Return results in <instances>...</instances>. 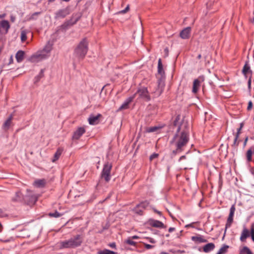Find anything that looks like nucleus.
<instances>
[{
    "label": "nucleus",
    "instance_id": "1",
    "mask_svg": "<svg viewBox=\"0 0 254 254\" xmlns=\"http://www.w3.org/2000/svg\"><path fill=\"white\" fill-rule=\"evenodd\" d=\"M189 123L183 120L179 125L176 133L170 141L172 153L174 155L180 153L184 150L189 141Z\"/></svg>",
    "mask_w": 254,
    "mask_h": 254
},
{
    "label": "nucleus",
    "instance_id": "2",
    "mask_svg": "<svg viewBox=\"0 0 254 254\" xmlns=\"http://www.w3.org/2000/svg\"><path fill=\"white\" fill-rule=\"evenodd\" d=\"M52 50V44L48 43L42 50L38 51L33 54L29 59L31 63H37L44 59L48 58Z\"/></svg>",
    "mask_w": 254,
    "mask_h": 254
},
{
    "label": "nucleus",
    "instance_id": "3",
    "mask_svg": "<svg viewBox=\"0 0 254 254\" xmlns=\"http://www.w3.org/2000/svg\"><path fill=\"white\" fill-rule=\"evenodd\" d=\"M83 237L77 235L70 239L59 243L61 249H74L80 246L83 242Z\"/></svg>",
    "mask_w": 254,
    "mask_h": 254
},
{
    "label": "nucleus",
    "instance_id": "4",
    "mask_svg": "<svg viewBox=\"0 0 254 254\" xmlns=\"http://www.w3.org/2000/svg\"><path fill=\"white\" fill-rule=\"evenodd\" d=\"M88 42L86 38L82 39L74 50V56L79 59H83L88 50Z\"/></svg>",
    "mask_w": 254,
    "mask_h": 254
},
{
    "label": "nucleus",
    "instance_id": "5",
    "mask_svg": "<svg viewBox=\"0 0 254 254\" xmlns=\"http://www.w3.org/2000/svg\"><path fill=\"white\" fill-rule=\"evenodd\" d=\"M112 168V164L109 162H106L103 166L101 173V177L106 182H108L111 179V171Z\"/></svg>",
    "mask_w": 254,
    "mask_h": 254
},
{
    "label": "nucleus",
    "instance_id": "6",
    "mask_svg": "<svg viewBox=\"0 0 254 254\" xmlns=\"http://www.w3.org/2000/svg\"><path fill=\"white\" fill-rule=\"evenodd\" d=\"M158 74L160 76V79L158 81V87L162 90L165 86L164 81L163 79V76L164 75L165 72L163 68V65L162 64L161 60L159 59L158 60Z\"/></svg>",
    "mask_w": 254,
    "mask_h": 254
},
{
    "label": "nucleus",
    "instance_id": "7",
    "mask_svg": "<svg viewBox=\"0 0 254 254\" xmlns=\"http://www.w3.org/2000/svg\"><path fill=\"white\" fill-rule=\"evenodd\" d=\"M136 95L138 96L139 98L145 101H149L151 99L149 93L146 87H141L139 88L136 93L133 95L135 96Z\"/></svg>",
    "mask_w": 254,
    "mask_h": 254
},
{
    "label": "nucleus",
    "instance_id": "8",
    "mask_svg": "<svg viewBox=\"0 0 254 254\" xmlns=\"http://www.w3.org/2000/svg\"><path fill=\"white\" fill-rule=\"evenodd\" d=\"M204 80V78L203 76H199L194 80L192 90L193 93H196L198 91L200 83L203 82Z\"/></svg>",
    "mask_w": 254,
    "mask_h": 254
},
{
    "label": "nucleus",
    "instance_id": "9",
    "mask_svg": "<svg viewBox=\"0 0 254 254\" xmlns=\"http://www.w3.org/2000/svg\"><path fill=\"white\" fill-rule=\"evenodd\" d=\"M85 132V129L84 127H79L74 132L72 138L73 139H78Z\"/></svg>",
    "mask_w": 254,
    "mask_h": 254
},
{
    "label": "nucleus",
    "instance_id": "10",
    "mask_svg": "<svg viewBox=\"0 0 254 254\" xmlns=\"http://www.w3.org/2000/svg\"><path fill=\"white\" fill-rule=\"evenodd\" d=\"M149 223L150 226L153 227L158 228H166V226L164 225V224L162 222L158 220L150 219L149 221Z\"/></svg>",
    "mask_w": 254,
    "mask_h": 254
},
{
    "label": "nucleus",
    "instance_id": "11",
    "mask_svg": "<svg viewBox=\"0 0 254 254\" xmlns=\"http://www.w3.org/2000/svg\"><path fill=\"white\" fill-rule=\"evenodd\" d=\"M134 98V95L126 99L125 102L121 106L118 110V111H121L123 110L127 109L128 108L129 104L132 102Z\"/></svg>",
    "mask_w": 254,
    "mask_h": 254
},
{
    "label": "nucleus",
    "instance_id": "12",
    "mask_svg": "<svg viewBox=\"0 0 254 254\" xmlns=\"http://www.w3.org/2000/svg\"><path fill=\"white\" fill-rule=\"evenodd\" d=\"M69 14L68 10L67 8L60 9L56 13V18H63Z\"/></svg>",
    "mask_w": 254,
    "mask_h": 254
},
{
    "label": "nucleus",
    "instance_id": "13",
    "mask_svg": "<svg viewBox=\"0 0 254 254\" xmlns=\"http://www.w3.org/2000/svg\"><path fill=\"white\" fill-rule=\"evenodd\" d=\"M250 235V234L249 230L246 227H244L240 236V241L242 242H245L247 238L249 237Z\"/></svg>",
    "mask_w": 254,
    "mask_h": 254
},
{
    "label": "nucleus",
    "instance_id": "14",
    "mask_svg": "<svg viewBox=\"0 0 254 254\" xmlns=\"http://www.w3.org/2000/svg\"><path fill=\"white\" fill-rule=\"evenodd\" d=\"M101 117V115L99 114L97 116H91L89 119L88 121L90 125H94L99 123V118Z\"/></svg>",
    "mask_w": 254,
    "mask_h": 254
},
{
    "label": "nucleus",
    "instance_id": "15",
    "mask_svg": "<svg viewBox=\"0 0 254 254\" xmlns=\"http://www.w3.org/2000/svg\"><path fill=\"white\" fill-rule=\"evenodd\" d=\"M191 28L189 27L183 30L180 33V37L182 39H188L190 37Z\"/></svg>",
    "mask_w": 254,
    "mask_h": 254
},
{
    "label": "nucleus",
    "instance_id": "16",
    "mask_svg": "<svg viewBox=\"0 0 254 254\" xmlns=\"http://www.w3.org/2000/svg\"><path fill=\"white\" fill-rule=\"evenodd\" d=\"M0 26L5 30L6 33H7L10 28V25L8 21L5 20H3L0 22Z\"/></svg>",
    "mask_w": 254,
    "mask_h": 254
},
{
    "label": "nucleus",
    "instance_id": "17",
    "mask_svg": "<svg viewBox=\"0 0 254 254\" xmlns=\"http://www.w3.org/2000/svg\"><path fill=\"white\" fill-rule=\"evenodd\" d=\"M25 53L24 51H18L15 55V58L18 63H21L24 59Z\"/></svg>",
    "mask_w": 254,
    "mask_h": 254
},
{
    "label": "nucleus",
    "instance_id": "18",
    "mask_svg": "<svg viewBox=\"0 0 254 254\" xmlns=\"http://www.w3.org/2000/svg\"><path fill=\"white\" fill-rule=\"evenodd\" d=\"M12 119H13V115H11L9 116V117L4 122V123L3 125V128L4 130H6L9 128V127H10V126L12 123Z\"/></svg>",
    "mask_w": 254,
    "mask_h": 254
},
{
    "label": "nucleus",
    "instance_id": "19",
    "mask_svg": "<svg viewBox=\"0 0 254 254\" xmlns=\"http://www.w3.org/2000/svg\"><path fill=\"white\" fill-rule=\"evenodd\" d=\"M215 248V245L213 243H210L205 245L203 248V251L205 253H208L212 251Z\"/></svg>",
    "mask_w": 254,
    "mask_h": 254
},
{
    "label": "nucleus",
    "instance_id": "20",
    "mask_svg": "<svg viewBox=\"0 0 254 254\" xmlns=\"http://www.w3.org/2000/svg\"><path fill=\"white\" fill-rule=\"evenodd\" d=\"M23 199V196L20 192H16L15 196L12 198V200L14 202L21 201Z\"/></svg>",
    "mask_w": 254,
    "mask_h": 254
},
{
    "label": "nucleus",
    "instance_id": "21",
    "mask_svg": "<svg viewBox=\"0 0 254 254\" xmlns=\"http://www.w3.org/2000/svg\"><path fill=\"white\" fill-rule=\"evenodd\" d=\"M64 149L63 148H59L57 151L56 152L55 155H54V159L52 160V162H55V161H56L57 160H58L59 159V158H60V156L61 155Z\"/></svg>",
    "mask_w": 254,
    "mask_h": 254
},
{
    "label": "nucleus",
    "instance_id": "22",
    "mask_svg": "<svg viewBox=\"0 0 254 254\" xmlns=\"http://www.w3.org/2000/svg\"><path fill=\"white\" fill-rule=\"evenodd\" d=\"M242 72L246 77H247V74L249 73H250L251 75L252 74V71L251 70L250 67L248 63H246L244 66Z\"/></svg>",
    "mask_w": 254,
    "mask_h": 254
},
{
    "label": "nucleus",
    "instance_id": "23",
    "mask_svg": "<svg viewBox=\"0 0 254 254\" xmlns=\"http://www.w3.org/2000/svg\"><path fill=\"white\" fill-rule=\"evenodd\" d=\"M46 184V181L44 179L37 180L34 182V185L37 187H43Z\"/></svg>",
    "mask_w": 254,
    "mask_h": 254
},
{
    "label": "nucleus",
    "instance_id": "24",
    "mask_svg": "<svg viewBox=\"0 0 254 254\" xmlns=\"http://www.w3.org/2000/svg\"><path fill=\"white\" fill-rule=\"evenodd\" d=\"M191 239L194 241L198 242L199 243H205L207 241L206 240L203 239L201 236H193L192 237Z\"/></svg>",
    "mask_w": 254,
    "mask_h": 254
},
{
    "label": "nucleus",
    "instance_id": "25",
    "mask_svg": "<svg viewBox=\"0 0 254 254\" xmlns=\"http://www.w3.org/2000/svg\"><path fill=\"white\" fill-rule=\"evenodd\" d=\"M252 154H253V151L252 149V148L249 149L246 152V158L247 161L250 162L252 161Z\"/></svg>",
    "mask_w": 254,
    "mask_h": 254
},
{
    "label": "nucleus",
    "instance_id": "26",
    "mask_svg": "<svg viewBox=\"0 0 254 254\" xmlns=\"http://www.w3.org/2000/svg\"><path fill=\"white\" fill-rule=\"evenodd\" d=\"M240 253L241 254H253L250 249L246 246H245L243 248V249L240 251Z\"/></svg>",
    "mask_w": 254,
    "mask_h": 254
},
{
    "label": "nucleus",
    "instance_id": "27",
    "mask_svg": "<svg viewBox=\"0 0 254 254\" xmlns=\"http://www.w3.org/2000/svg\"><path fill=\"white\" fill-rule=\"evenodd\" d=\"M229 248V246L227 245L223 246L220 249L217 254H225Z\"/></svg>",
    "mask_w": 254,
    "mask_h": 254
},
{
    "label": "nucleus",
    "instance_id": "28",
    "mask_svg": "<svg viewBox=\"0 0 254 254\" xmlns=\"http://www.w3.org/2000/svg\"><path fill=\"white\" fill-rule=\"evenodd\" d=\"M20 38L22 42H24L26 41L27 39V32L25 30L21 31Z\"/></svg>",
    "mask_w": 254,
    "mask_h": 254
},
{
    "label": "nucleus",
    "instance_id": "29",
    "mask_svg": "<svg viewBox=\"0 0 254 254\" xmlns=\"http://www.w3.org/2000/svg\"><path fill=\"white\" fill-rule=\"evenodd\" d=\"M149 205V202L148 201H143L138 204V207H140L142 209H145Z\"/></svg>",
    "mask_w": 254,
    "mask_h": 254
},
{
    "label": "nucleus",
    "instance_id": "30",
    "mask_svg": "<svg viewBox=\"0 0 254 254\" xmlns=\"http://www.w3.org/2000/svg\"><path fill=\"white\" fill-rule=\"evenodd\" d=\"M160 127H149L147 128V132H152L157 131L158 129H159Z\"/></svg>",
    "mask_w": 254,
    "mask_h": 254
},
{
    "label": "nucleus",
    "instance_id": "31",
    "mask_svg": "<svg viewBox=\"0 0 254 254\" xmlns=\"http://www.w3.org/2000/svg\"><path fill=\"white\" fill-rule=\"evenodd\" d=\"M99 254H116L115 252L113 251H111L109 250H104L103 251H101L98 252Z\"/></svg>",
    "mask_w": 254,
    "mask_h": 254
},
{
    "label": "nucleus",
    "instance_id": "32",
    "mask_svg": "<svg viewBox=\"0 0 254 254\" xmlns=\"http://www.w3.org/2000/svg\"><path fill=\"white\" fill-rule=\"evenodd\" d=\"M235 211V207L234 205H233L230 208V213L229 215V217H231L233 218L234 213Z\"/></svg>",
    "mask_w": 254,
    "mask_h": 254
},
{
    "label": "nucleus",
    "instance_id": "33",
    "mask_svg": "<svg viewBox=\"0 0 254 254\" xmlns=\"http://www.w3.org/2000/svg\"><path fill=\"white\" fill-rule=\"evenodd\" d=\"M49 216L50 217L58 218L62 216V214L59 213L58 211H56L53 213H49Z\"/></svg>",
    "mask_w": 254,
    "mask_h": 254
},
{
    "label": "nucleus",
    "instance_id": "34",
    "mask_svg": "<svg viewBox=\"0 0 254 254\" xmlns=\"http://www.w3.org/2000/svg\"><path fill=\"white\" fill-rule=\"evenodd\" d=\"M75 23H72L71 21H66L65 22H64L62 25V27L63 28H67L68 26H70L71 25H72L73 24H74Z\"/></svg>",
    "mask_w": 254,
    "mask_h": 254
},
{
    "label": "nucleus",
    "instance_id": "35",
    "mask_svg": "<svg viewBox=\"0 0 254 254\" xmlns=\"http://www.w3.org/2000/svg\"><path fill=\"white\" fill-rule=\"evenodd\" d=\"M233 218H231V217H228L227 221V223L226 224L225 229H227L228 228L230 227V226H231L232 223L233 222Z\"/></svg>",
    "mask_w": 254,
    "mask_h": 254
},
{
    "label": "nucleus",
    "instance_id": "36",
    "mask_svg": "<svg viewBox=\"0 0 254 254\" xmlns=\"http://www.w3.org/2000/svg\"><path fill=\"white\" fill-rule=\"evenodd\" d=\"M134 212L139 215H141L142 214L143 209L140 207H138V205H137L134 209Z\"/></svg>",
    "mask_w": 254,
    "mask_h": 254
},
{
    "label": "nucleus",
    "instance_id": "37",
    "mask_svg": "<svg viewBox=\"0 0 254 254\" xmlns=\"http://www.w3.org/2000/svg\"><path fill=\"white\" fill-rule=\"evenodd\" d=\"M126 243L131 246H135L136 243L132 241L131 238H128L126 241Z\"/></svg>",
    "mask_w": 254,
    "mask_h": 254
},
{
    "label": "nucleus",
    "instance_id": "38",
    "mask_svg": "<svg viewBox=\"0 0 254 254\" xmlns=\"http://www.w3.org/2000/svg\"><path fill=\"white\" fill-rule=\"evenodd\" d=\"M129 5H127V6L126 7V8L124 10H121V11H119L118 13H121V14H125V13H127L129 10Z\"/></svg>",
    "mask_w": 254,
    "mask_h": 254
},
{
    "label": "nucleus",
    "instance_id": "39",
    "mask_svg": "<svg viewBox=\"0 0 254 254\" xmlns=\"http://www.w3.org/2000/svg\"><path fill=\"white\" fill-rule=\"evenodd\" d=\"M129 5H127V6L126 7V8L124 10H121V11H119L118 13H121V14H125V13H127L129 10Z\"/></svg>",
    "mask_w": 254,
    "mask_h": 254
},
{
    "label": "nucleus",
    "instance_id": "40",
    "mask_svg": "<svg viewBox=\"0 0 254 254\" xmlns=\"http://www.w3.org/2000/svg\"><path fill=\"white\" fill-rule=\"evenodd\" d=\"M252 107H253V103L251 101H250L249 102V103H248V108H247L248 110H251L252 108Z\"/></svg>",
    "mask_w": 254,
    "mask_h": 254
},
{
    "label": "nucleus",
    "instance_id": "41",
    "mask_svg": "<svg viewBox=\"0 0 254 254\" xmlns=\"http://www.w3.org/2000/svg\"><path fill=\"white\" fill-rule=\"evenodd\" d=\"M158 154L154 153L150 156V160H152L153 159L157 158L158 157Z\"/></svg>",
    "mask_w": 254,
    "mask_h": 254
},
{
    "label": "nucleus",
    "instance_id": "42",
    "mask_svg": "<svg viewBox=\"0 0 254 254\" xmlns=\"http://www.w3.org/2000/svg\"><path fill=\"white\" fill-rule=\"evenodd\" d=\"M144 247L147 249H151L154 247V246L152 245H150L149 244H144Z\"/></svg>",
    "mask_w": 254,
    "mask_h": 254
},
{
    "label": "nucleus",
    "instance_id": "43",
    "mask_svg": "<svg viewBox=\"0 0 254 254\" xmlns=\"http://www.w3.org/2000/svg\"><path fill=\"white\" fill-rule=\"evenodd\" d=\"M148 239L149 240V242H150L151 243L154 244L156 242L155 240L153 238H148Z\"/></svg>",
    "mask_w": 254,
    "mask_h": 254
},
{
    "label": "nucleus",
    "instance_id": "44",
    "mask_svg": "<svg viewBox=\"0 0 254 254\" xmlns=\"http://www.w3.org/2000/svg\"><path fill=\"white\" fill-rule=\"evenodd\" d=\"M43 73H44V69H41L38 77L39 78L42 77L44 75Z\"/></svg>",
    "mask_w": 254,
    "mask_h": 254
},
{
    "label": "nucleus",
    "instance_id": "45",
    "mask_svg": "<svg viewBox=\"0 0 254 254\" xmlns=\"http://www.w3.org/2000/svg\"><path fill=\"white\" fill-rule=\"evenodd\" d=\"M15 20V17L14 15H11L10 16V20L11 22H14Z\"/></svg>",
    "mask_w": 254,
    "mask_h": 254
},
{
    "label": "nucleus",
    "instance_id": "46",
    "mask_svg": "<svg viewBox=\"0 0 254 254\" xmlns=\"http://www.w3.org/2000/svg\"><path fill=\"white\" fill-rule=\"evenodd\" d=\"M180 120V116H178L175 121H174V125L175 126H177V123L178 122V121Z\"/></svg>",
    "mask_w": 254,
    "mask_h": 254
},
{
    "label": "nucleus",
    "instance_id": "47",
    "mask_svg": "<svg viewBox=\"0 0 254 254\" xmlns=\"http://www.w3.org/2000/svg\"><path fill=\"white\" fill-rule=\"evenodd\" d=\"M40 13V12H35L33 14H32V16H31V19H33L34 18V16H35V15H39V14Z\"/></svg>",
    "mask_w": 254,
    "mask_h": 254
},
{
    "label": "nucleus",
    "instance_id": "48",
    "mask_svg": "<svg viewBox=\"0 0 254 254\" xmlns=\"http://www.w3.org/2000/svg\"><path fill=\"white\" fill-rule=\"evenodd\" d=\"M251 236L252 240L254 242V232L253 231V232H251Z\"/></svg>",
    "mask_w": 254,
    "mask_h": 254
},
{
    "label": "nucleus",
    "instance_id": "49",
    "mask_svg": "<svg viewBox=\"0 0 254 254\" xmlns=\"http://www.w3.org/2000/svg\"><path fill=\"white\" fill-rule=\"evenodd\" d=\"M175 230V228L174 227H171L169 229L168 231L170 233L172 232Z\"/></svg>",
    "mask_w": 254,
    "mask_h": 254
},
{
    "label": "nucleus",
    "instance_id": "50",
    "mask_svg": "<svg viewBox=\"0 0 254 254\" xmlns=\"http://www.w3.org/2000/svg\"><path fill=\"white\" fill-rule=\"evenodd\" d=\"M4 216V212L1 209H0V217H3Z\"/></svg>",
    "mask_w": 254,
    "mask_h": 254
},
{
    "label": "nucleus",
    "instance_id": "51",
    "mask_svg": "<svg viewBox=\"0 0 254 254\" xmlns=\"http://www.w3.org/2000/svg\"><path fill=\"white\" fill-rule=\"evenodd\" d=\"M251 76L249 78V81H248V86H249V88L251 87Z\"/></svg>",
    "mask_w": 254,
    "mask_h": 254
},
{
    "label": "nucleus",
    "instance_id": "52",
    "mask_svg": "<svg viewBox=\"0 0 254 254\" xmlns=\"http://www.w3.org/2000/svg\"><path fill=\"white\" fill-rule=\"evenodd\" d=\"M132 240L133 239H138L139 238L137 236H133L130 237Z\"/></svg>",
    "mask_w": 254,
    "mask_h": 254
},
{
    "label": "nucleus",
    "instance_id": "53",
    "mask_svg": "<svg viewBox=\"0 0 254 254\" xmlns=\"http://www.w3.org/2000/svg\"><path fill=\"white\" fill-rule=\"evenodd\" d=\"M239 136H238V134H236V136H235V139H234V143L235 144L236 142H237V139L238 138Z\"/></svg>",
    "mask_w": 254,
    "mask_h": 254
},
{
    "label": "nucleus",
    "instance_id": "54",
    "mask_svg": "<svg viewBox=\"0 0 254 254\" xmlns=\"http://www.w3.org/2000/svg\"><path fill=\"white\" fill-rule=\"evenodd\" d=\"M110 246L112 248H114L116 247V244L115 243H113L110 245Z\"/></svg>",
    "mask_w": 254,
    "mask_h": 254
},
{
    "label": "nucleus",
    "instance_id": "55",
    "mask_svg": "<svg viewBox=\"0 0 254 254\" xmlns=\"http://www.w3.org/2000/svg\"><path fill=\"white\" fill-rule=\"evenodd\" d=\"M186 158V156L185 155H183V156H182L180 159H179V161H181L183 159H185Z\"/></svg>",
    "mask_w": 254,
    "mask_h": 254
},
{
    "label": "nucleus",
    "instance_id": "56",
    "mask_svg": "<svg viewBox=\"0 0 254 254\" xmlns=\"http://www.w3.org/2000/svg\"><path fill=\"white\" fill-rule=\"evenodd\" d=\"M241 130V127H240V128L238 129V131H237V134H238V136H239V134H240V133H241V132H240Z\"/></svg>",
    "mask_w": 254,
    "mask_h": 254
},
{
    "label": "nucleus",
    "instance_id": "57",
    "mask_svg": "<svg viewBox=\"0 0 254 254\" xmlns=\"http://www.w3.org/2000/svg\"><path fill=\"white\" fill-rule=\"evenodd\" d=\"M253 231L254 232V224H253L252 226V228H251V232H253Z\"/></svg>",
    "mask_w": 254,
    "mask_h": 254
},
{
    "label": "nucleus",
    "instance_id": "58",
    "mask_svg": "<svg viewBox=\"0 0 254 254\" xmlns=\"http://www.w3.org/2000/svg\"><path fill=\"white\" fill-rule=\"evenodd\" d=\"M5 14H3L1 15H0V18H4V17H5Z\"/></svg>",
    "mask_w": 254,
    "mask_h": 254
},
{
    "label": "nucleus",
    "instance_id": "59",
    "mask_svg": "<svg viewBox=\"0 0 254 254\" xmlns=\"http://www.w3.org/2000/svg\"><path fill=\"white\" fill-rule=\"evenodd\" d=\"M154 211L157 213V214H159V215H161V212L160 211H157L156 210H154Z\"/></svg>",
    "mask_w": 254,
    "mask_h": 254
},
{
    "label": "nucleus",
    "instance_id": "60",
    "mask_svg": "<svg viewBox=\"0 0 254 254\" xmlns=\"http://www.w3.org/2000/svg\"><path fill=\"white\" fill-rule=\"evenodd\" d=\"M248 137H247V138L245 139V141H244V145H246V143H247V141H248Z\"/></svg>",
    "mask_w": 254,
    "mask_h": 254
},
{
    "label": "nucleus",
    "instance_id": "61",
    "mask_svg": "<svg viewBox=\"0 0 254 254\" xmlns=\"http://www.w3.org/2000/svg\"><path fill=\"white\" fill-rule=\"evenodd\" d=\"M206 5H207V7L210 6V5H211V2L210 1V2H208V3H207Z\"/></svg>",
    "mask_w": 254,
    "mask_h": 254
},
{
    "label": "nucleus",
    "instance_id": "62",
    "mask_svg": "<svg viewBox=\"0 0 254 254\" xmlns=\"http://www.w3.org/2000/svg\"><path fill=\"white\" fill-rule=\"evenodd\" d=\"M201 55L200 54L198 55L197 57V58L198 59H201Z\"/></svg>",
    "mask_w": 254,
    "mask_h": 254
},
{
    "label": "nucleus",
    "instance_id": "63",
    "mask_svg": "<svg viewBox=\"0 0 254 254\" xmlns=\"http://www.w3.org/2000/svg\"><path fill=\"white\" fill-rule=\"evenodd\" d=\"M12 61H13V58H12V56H11L10 58V62H12Z\"/></svg>",
    "mask_w": 254,
    "mask_h": 254
},
{
    "label": "nucleus",
    "instance_id": "64",
    "mask_svg": "<svg viewBox=\"0 0 254 254\" xmlns=\"http://www.w3.org/2000/svg\"><path fill=\"white\" fill-rule=\"evenodd\" d=\"M55 0H49V2H54Z\"/></svg>",
    "mask_w": 254,
    "mask_h": 254
}]
</instances>
